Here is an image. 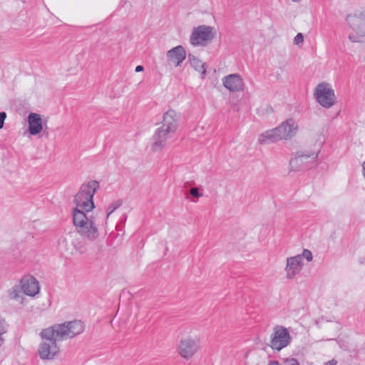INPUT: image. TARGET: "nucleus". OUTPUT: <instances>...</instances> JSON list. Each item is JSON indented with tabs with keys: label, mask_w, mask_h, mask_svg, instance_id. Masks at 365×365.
<instances>
[{
	"label": "nucleus",
	"mask_w": 365,
	"mask_h": 365,
	"mask_svg": "<svg viewBox=\"0 0 365 365\" xmlns=\"http://www.w3.org/2000/svg\"><path fill=\"white\" fill-rule=\"evenodd\" d=\"M83 330L84 324L80 320L56 324L43 329L40 333L43 342L40 344L38 349L39 357L43 360L53 359L59 351L57 341L73 338Z\"/></svg>",
	"instance_id": "f257e3e1"
},
{
	"label": "nucleus",
	"mask_w": 365,
	"mask_h": 365,
	"mask_svg": "<svg viewBox=\"0 0 365 365\" xmlns=\"http://www.w3.org/2000/svg\"><path fill=\"white\" fill-rule=\"evenodd\" d=\"M72 219L76 232L83 239L93 242L98 237L99 224L92 211L73 210Z\"/></svg>",
	"instance_id": "f03ea898"
},
{
	"label": "nucleus",
	"mask_w": 365,
	"mask_h": 365,
	"mask_svg": "<svg viewBox=\"0 0 365 365\" xmlns=\"http://www.w3.org/2000/svg\"><path fill=\"white\" fill-rule=\"evenodd\" d=\"M178 125L176 112L170 110L163 115L161 127L158 128L152 137L151 149L154 152L162 150L166 145L167 140L175 133Z\"/></svg>",
	"instance_id": "7ed1b4c3"
},
{
	"label": "nucleus",
	"mask_w": 365,
	"mask_h": 365,
	"mask_svg": "<svg viewBox=\"0 0 365 365\" xmlns=\"http://www.w3.org/2000/svg\"><path fill=\"white\" fill-rule=\"evenodd\" d=\"M99 187V183L96 180H91L83 184L78 192L75 195L74 203L76 207L73 210L80 211H92L94 207L93 196Z\"/></svg>",
	"instance_id": "20e7f679"
},
{
	"label": "nucleus",
	"mask_w": 365,
	"mask_h": 365,
	"mask_svg": "<svg viewBox=\"0 0 365 365\" xmlns=\"http://www.w3.org/2000/svg\"><path fill=\"white\" fill-rule=\"evenodd\" d=\"M318 153L299 151L292 158L289 165L292 170L299 171L311 168L315 165Z\"/></svg>",
	"instance_id": "39448f33"
},
{
	"label": "nucleus",
	"mask_w": 365,
	"mask_h": 365,
	"mask_svg": "<svg viewBox=\"0 0 365 365\" xmlns=\"http://www.w3.org/2000/svg\"><path fill=\"white\" fill-rule=\"evenodd\" d=\"M314 96L316 101L324 108H330L335 104L334 91L327 83H319L314 88Z\"/></svg>",
	"instance_id": "423d86ee"
},
{
	"label": "nucleus",
	"mask_w": 365,
	"mask_h": 365,
	"mask_svg": "<svg viewBox=\"0 0 365 365\" xmlns=\"http://www.w3.org/2000/svg\"><path fill=\"white\" fill-rule=\"evenodd\" d=\"M213 38V28L201 25L193 29L190 37V43L193 46H204L210 42Z\"/></svg>",
	"instance_id": "0eeeda50"
},
{
	"label": "nucleus",
	"mask_w": 365,
	"mask_h": 365,
	"mask_svg": "<svg viewBox=\"0 0 365 365\" xmlns=\"http://www.w3.org/2000/svg\"><path fill=\"white\" fill-rule=\"evenodd\" d=\"M298 124L293 118H289L275 128V140H288L295 136Z\"/></svg>",
	"instance_id": "6e6552de"
},
{
	"label": "nucleus",
	"mask_w": 365,
	"mask_h": 365,
	"mask_svg": "<svg viewBox=\"0 0 365 365\" xmlns=\"http://www.w3.org/2000/svg\"><path fill=\"white\" fill-rule=\"evenodd\" d=\"M198 338L186 337L182 339L178 346L179 354L184 359H188L194 356L199 349Z\"/></svg>",
	"instance_id": "1a4fd4ad"
},
{
	"label": "nucleus",
	"mask_w": 365,
	"mask_h": 365,
	"mask_svg": "<svg viewBox=\"0 0 365 365\" xmlns=\"http://www.w3.org/2000/svg\"><path fill=\"white\" fill-rule=\"evenodd\" d=\"M23 293L29 297H34L39 292V284L37 279L31 274L24 275L20 280Z\"/></svg>",
	"instance_id": "9d476101"
},
{
	"label": "nucleus",
	"mask_w": 365,
	"mask_h": 365,
	"mask_svg": "<svg viewBox=\"0 0 365 365\" xmlns=\"http://www.w3.org/2000/svg\"><path fill=\"white\" fill-rule=\"evenodd\" d=\"M292 340V336L287 328L279 325L275 326V350L279 351L288 346Z\"/></svg>",
	"instance_id": "9b49d317"
},
{
	"label": "nucleus",
	"mask_w": 365,
	"mask_h": 365,
	"mask_svg": "<svg viewBox=\"0 0 365 365\" xmlns=\"http://www.w3.org/2000/svg\"><path fill=\"white\" fill-rule=\"evenodd\" d=\"M224 87L230 92H240L244 91L245 83L242 76L238 73H232L222 78Z\"/></svg>",
	"instance_id": "f8f14e48"
},
{
	"label": "nucleus",
	"mask_w": 365,
	"mask_h": 365,
	"mask_svg": "<svg viewBox=\"0 0 365 365\" xmlns=\"http://www.w3.org/2000/svg\"><path fill=\"white\" fill-rule=\"evenodd\" d=\"M303 267V262L301 261V257L296 255L288 257L285 271L288 279H293L298 274Z\"/></svg>",
	"instance_id": "ddd939ff"
},
{
	"label": "nucleus",
	"mask_w": 365,
	"mask_h": 365,
	"mask_svg": "<svg viewBox=\"0 0 365 365\" xmlns=\"http://www.w3.org/2000/svg\"><path fill=\"white\" fill-rule=\"evenodd\" d=\"M168 61L179 66L186 58V52L183 46H177L167 52Z\"/></svg>",
	"instance_id": "4468645a"
},
{
	"label": "nucleus",
	"mask_w": 365,
	"mask_h": 365,
	"mask_svg": "<svg viewBox=\"0 0 365 365\" xmlns=\"http://www.w3.org/2000/svg\"><path fill=\"white\" fill-rule=\"evenodd\" d=\"M29 132L31 135H36L42 130V120L39 114L30 113L28 116Z\"/></svg>",
	"instance_id": "2eb2a0df"
},
{
	"label": "nucleus",
	"mask_w": 365,
	"mask_h": 365,
	"mask_svg": "<svg viewBox=\"0 0 365 365\" xmlns=\"http://www.w3.org/2000/svg\"><path fill=\"white\" fill-rule=\"evenodd\" d=\"M188 60L191 67H192L196 71L200 73L202 78H203L206 73L205 63H203L198 58L191 54L188 56Z\"/></svg>",
	"instance_id": "dca6fc26"
},
{
	"label": "nucleus",
	"mask_w": 365,
	"mask_h": 365,
	"mask_svg": "<svg viewBox=\"0 0 365 365\" xmlns=\"http://www.w3.org/2000/svg\"><path fill=\"white\" fill-rule=\"evenodd\" d=\"M274 142V129L268 130L262 133L258 138L260 145L270 144Z\"/></svg>",
	"instance_id": "f3484780"
},
{
	"label": "nucleus",
	"mask_w": 365,
	"mask_h": 365,
	"mask_svg": "<svg viewBox=\"0 0 365 365\" xmlns=\"http://www.w3.org/2000/svg\"><path fill=\"white\" fill-rule=\"evenodd\" d=\"M9 330V324L4 318L0 317V348L5 343V335Z\"/></svg>",
	"instance_id": "a211bd4d"
},
{
	"label": "nucleus",
	"mask_w": 365,
	"mask_h": 365,
	"mask_svg": "<svg viewBox=\"0 0 365 365\" xmlns=\"http://www.w3.org/2000/svg\"><path fill=\"white\" fill-rule=\"evenodd\" d=\"M22 290L21 288V285H15L12 287L11 290L9 292V297L13 299H19L21 297Z\"/></svg>",
	"instance_id": "6ab92c4d"
},
{
	"label": "nucleus",
	"mask_w": 365,
	"mask_h": 365,
	"mask_svg": "<svg viewBox=\"0 0 365 365\" xmlns=\"http://www.w3.org/2000/svg\"><path fill=\"white\" fill-rule=\"evenodd\" d=\"M122 205V201L120 200H118L113 202H112L107 208L106 210V218L108 217L119 207Z\"/></svg>",
	"instance_id": "aec40b11"
},
{
	"label": "nucleus",
	"mask_w": 365,
	"mask_h": 365,
	"mask_svg": "<svg viewBox=\"0 0 365 365\" xmlns=\"http://www.w3.org/2000/svg\"><path fill=\"white\" fill-rule=\"evenodd\" d=\"M301 257V261H302L303 258H305L307 262H311L313 259L312 253L310 250L307 249H304L301 255H299Z\"/></svg>",
	"instance_id": "412c9836"
},
{
	"label": "nucleus",
	"mask_w": 365,
	"mask_h": 365,
	"mask_svg": "<svg viewBox=\"0 0 365 365\" xmlns=\"http://www.w3.org/2000/svg\"><path fill=\"white\" fill-rule=\"evenodd\" d=\"M190 195L195 198H200L203 196V192H200L197 187H191L190 190Z\"/></svg>",
	"instance_id": "4be33fe9"
},
{
	"label": "nucleus",
	"mask_w": 365,
	"mask_h": 365,
	"mask_svg": "<svg viewBox=\"0 0 365 365\" xmlns=\"http://www.w3.org/2000/svg\"><path fill=\"white\" fill-rule=\"evenodd\" d=\"M363 32L364 31H361V35H358V34H349V39L351 41V42H354V43H358V42H361V37L362 36H364L363 35Z\"/></svg>",
	"instance_id": "5701e85b"
},
{
	"label": "nucleus",
	"mask_w": 365,
	"mask_h": 365,
	"mask_svg": "<svg viewBox=\"0 0 365 365\" xmlns=\"http://www.w3.org/2000/svg\"><path fill=\"white\" fill-rule=\"evenodd\" d=\"M294 43L298 45L304 41V36L301 33H298L294 39Z\"/></svg>",
	"instance_id": "b1692460"
},
{
	"label": "nucleus",
	"mask_w": 365,
	"mask_h": 365,
	"mask_svg": "<svg viewBox=\"0 0 365 365\" xmlns=\"http://www.w3.org/2000/svg\"><path fill=\"white\" fill-rule=\"evenodd\" d=\"M284 365H299L297 359L294 358L287 359L284 361Z\"/></svg>",
	"instance_id": "393cba45"
},
{
	"label": "nucleus",
	"mask_w": 365,
	"mask_h": 365,
	"mask_svg": "<svg viewBox=\"0 0 365 365\" xmlns=\"http://www.w3.org/2000/svg\"><path fill=\"white\" fill-rule=\"evenodd\" d=\"M6 118V113L5 112H0V129L4 127V120Z\"/></svg>",
	"instance_id": "a878e982"
},
{
	"label": "nucleus",
	"mask_w": 365,
	"mask_h": 365,
	"mask_svg": "<svg viewBox=\"0 0 365 365\" xmlns=\"http://www.w3.org/2000/svg\"><path fill=\"white\" fill-rule=\"evenodd\" d=\"M269 341H270V345H269L270 347L272 349H274V333L271 334Z\"/></svg>",
	"instance_id": "bb28decb"
},
{
	"label": "nucleus",
	"mask_w": 365,
	"mask_h": 365,
	"mask_svg": "<svg viewBox=\"0 0 365 365\" xmlns=\"http://www.w3.org/2000/svg\"><path fill=\"white\" fill-rule=\"evenodd\" d=\"M336 364H337V361L335 359H331L324 364V365H336Z\"/></svg>",
	"instance_id": "cd10ccee"
},
{
	"label": "nucleus",
	"mask_w": 365,
	"mask_h": 365,
	"mask_svg": "<svg viewBox=\"0 0 365 365\" xmlns=\"http://www.w3.org/2000/svg\"><path fill=\"white\" fill-rule=\"evenodd\" d=\"M143 69H144L143 66H140V65H139V66H137L135 67V72H137V73H138V72L143 71Z\"/></svg>",
	"instance_id": "c85d7f7f"
},
{
	"label": "nucleus",
	"mask_w": 365,
	"mask_h": 365,
	"mask_svg": "<svg viewBox=\"0 0 365 365\" xmlns=\"http://www.w3.org/2000/svg\"><path fill=\"white\" fill-rule=\"evenodd\" d=\"M268 365H274V360H269Z\"/></svg>",
	"instance_id": "c756f323"
},
{
	"label": "nucleus",
	"mask_w": 365,
	"mask_h": 365,
	"mask_svg": "<svg viewBox=\"0 0 365 365\" xmlns=\"http://www.w3.org/2000/svg\"><path fill=\"white\" fill-rule=\"evenodd\" d=\"M190 201L194 202H196L197 201V200L190 199Z\"/></svg>",
	"instance_id": "7c9ffc66"
},
{
	"label": "nucleus",
	"mask_w": 365,
	"mask_h": 365,
	"mask_svg": "<svg viewBox=\"0 0 365 365\" xmlns=\"http://www.w3.org/2000/svg\"><path fill=\"white\" fill-rule=\"evenodd\" d=\"M274 364H275V365H280V364H279V362H278V361H275Z\"/></svg>",
	"instance_id": "2f4dec72"
},
{
	"label": "nucleus",
	"mask_w": 365,
	"mask_h": 365,
	"mask_svg": "<svg viewBox=\"0 0 365 365\" xmlns=\"http://www.w3.org/2000/svg\"><path fill=\"white\" fill-rule=\"evenodd\" d=\"M363 26H365V24H363ZM363 35L365 36V31L363 32Z\"/></svg>",
	"instance_id": "473e14b6"
}]
</instances>
